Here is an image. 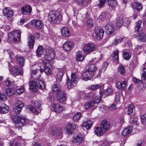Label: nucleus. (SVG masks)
Segmentation results:
<instances>
[{
  "label": "nucleus",
  "mask_w": 146,
  "mask_h": 146,
  "mask_svg": "<svg viewBox=\"0 0 146 146\" xmlns=\"http://www.w3.org/2000/svg\"><path fill=\"white\" fill-rule=\"evenodd\" d=\"M29 85L30 89L35 92L36 91L38 88L42 90L45 88V85L44 82L38 78L36 79V82L33 80L31 81Z\"/></svg>",
  "instance_id": "nucleus-1"
},
{
  "label": "nucleus",
  "mask_w": 146,
  "mask_h": 146,
  "mask_svg": "<svg viewBox=\"0 0 146 146\" xmlns=\"http://www.w3.org/2000/svg\"><path fill=\"white\" fill-rule=\"evenodd\" d=\"M12 120L15 123V127L21 129V127L23 125L27 124L26 118L23 116L19 115L15 116L12 118Z\"/></svg>",
  "instance_id": "nucleus-2"
},
{
  "label": "nucleus",
  "mask_w": 146,
  "mask_h": 146,
  "mask_svg": "<svg viewBox=\"0 0 146 146\" xmlns=\"http://www.w3.org/2000/svg\"><path fill=\"white\" fill-rule=\"evenodd\" d=\"M48 18V20L53 23H59L62 19L60 13L56 11H51L49 13Z\"/></svg>",
  "instance_id": "nucleus-3"
},
{
  "label": "nucleus",
  "mask_w": 146,
  "mask_h": 146,
  "mask_svg": "<svg viewBox=\"0 0 146 146\" xmlns=\"http://www.w3.org/2000/svg\"><path fill=\"white\" fill-rule=\"evenodd\" d=\"M5 85L9 87V88L7 89L5 91L6 94L7 96H10L13 95L15 93L13 89L16 87L14 81L11 82L9 80H7L5 81Z\"/></svg>",
  "instance_id": "nucleus-4"
},
{
  "label": "nucleus",
  "mask_w": 146,
  "mask_h": 146,
  "mask_svg": "<svg viewBox=\"0 0 146 146\" xmlns=\"http://www.w3.org/2000/svg\"><path fill=\"white\" fill-rule=\"evenodd\" d=\"M55 56V52L52 49L48 50H46L44 58H42V61L47 60L50 62L54 58Z\"/></svg>",
  "instance_id": "nucleus-5"
},
{
  "label": "nucleus",
  "mask_w": 146,
  "mask_h": 146,
  "mask_svg": "<svg viewBox=\"0 0 146 146\" xmlns=\"http://www.w3.org/2000/svg\"><path fill=\"white\" fill-rule=\"evenodd\" d=\"M96 49V46L93 43L85 44L83 49L84 52L87 54H90L94 51Z\"/></svg>",
  "instance_id": "nucleus-6"
},
{
  "label": "nucleus",
  "mask_w": 146,
  "mask_h": 146,
  "mask_svg": "<svg viewBox=\"0 0 146 146\" xmlns=\"http://www.w3.org/2000/svg\"><path fill=\"white\" fill-rule=\"evenodd\" d=\"M105 28L106 33L109 35H111L114 31L113 24L110 22L106 25Z\"/></svg>",
  "instance_id": "nucleus-7"
},
{
  "label": "nucleus",
  "mask_w": 146,
  "mask_h": 146,
  "mask_svg": "<svg viewBox=\"0 0 146 146\" xmlns=\"http://www.w3.org/2000/svg\"><path fill=\"white\" fill-rule=\"evenodd\" d=\"M44 64L43 67L45 73L47 75L50 74L51 72L52 66L50 62L47 60L42 61Z\"/></svg>",
  "instance_id": "nucleus-8"
},
{
  "label": "nucleus",
  "mask_w": 146,
  "mask_h": 146,
  "mask_svg": "<svg viewBox=\"0 0 146 146\" xmlns=\"http://www.w3.org/2000/svg\"><path fill=\"white\" fill-rule=\"evenodd\" d=\"M9 69L11 74L14 76H16L19 74L22 75L23 74V72L21 70V69L19 68L13 66L11 67L9 66Z\"/></svg>",
  "instance_id": "nucleus-9"
},
{
  "label": "nucleus",
  "mask_w": 146,
  "mask_h": 146,
  "mask_svg": "<svg viewBox=\"0 0 146 146\" xmlns=\"http://www.w3.org/2000/svg\"><path fill=\"white\" fill-rule=\"evenodd\" d=\"M94 76V75L92 74L86 70L82 74V78L86 81L91 79Z\"/></svg>",
  "instance_id": "nucleus-10"
},
{
  "label": "nucleus",
  "mask_w": 146,
  "mask_h": 146,
  "mask_svg": "<svg viewBox=\"0 0 146 146\" xmlns=\"http://www.w3.org/2000/svg\"><path fill=\"white\" fill-rule=\"evenodd\" d=\"M56 97L60 103L63 102L66 99V95L63 91H59L56 94Z\"/></svg>",
  "instance_id": "nucleus-11"
},
{
  "label": "nucleus",
  "mask_w": 146,
  "mask_h": 146,
  "mask_svg": "<svg viewBox=\"0 0 146 146\" xmlns=\"http://www.w3.org/2000/svg\"><path fill=\"white\" fill-rule=\"evenodd\" d=\"M83 136L80 134L75 135H74V139L73 140L74 143L76 145L80 144L83 141Z\"/></svg>",
  "instance_id": "nucleus-12"
},
{
  "label": "nucleus",
  "mask_w": 146,
  "mask_h": 146,
  "mask_svg": "<svg viewBox=\"0 0 146 146\" xmlns=\"http://www.w3.org/2000/svg\"><path fill=\"white\" fill-rule=\"evenodd\" d=\"M95 33L97 39L100 40L102 39L104 33L103 29L101 28L96 29L95 30Z\"/></svg>",
  "instance_id": "nucleus-13"
},
{
  "label": "nucleus",
  "mask_w": 146,
  "mask_h": 146,
  "mask_svg": "<svg viewBox=\"0 0 146 146\" xmlns=\"http://www.w3.org/2000/svg\"><path fill=\"white\" fill-rule=\"evenodd\" d=\"M31 23L33 26L37 29H42L43 27L42 22L40 20L34 19L31 21Z\"/></svg>",
  "instance_id": "nucleus-14"
},
{
  "label": "nucleus",
  "mask_w": 146,
  "mask_h": 146,
  "mask_svg": "<svg viewBox=\"0 0 146 146\" xmlns=\"http://www.w3.org/2000/svg\"><path fill=\"white\" fill-rule=\"evenodd\" d=\"M21 10L23 14H30L32 12V8L30 5H27L21 7Z\"/></svg>",
  "instance_id": "nucleus-15"
},
{
  "label": "nucleus",
  "mask_w": 146,
  "mask_h": 146,
  "mask_svg": "<svg viewBox=\"0 0 146 146\" xmlns=\"http://www.w3.org/2000/svg\"><path fill=\"white\" fill-rule=\"evenodd\" d=\"M3 15L7 17H11L13 15V11L10 9L5 8L3 10Z\"/></svg>",
  "instance_id": "nucleus-16"
},
{
  "label": "nucleus",
  "mask_w": 146,
  "mask_h": 146,
  "mask_svg": "<svg viewBox=\"0 0 146 146\" xmlns=\"http://www.w3.org/2000/svg\"><path fill=\"white\" fill-rule=\"evenodd\" d=\"M117 88L121 90L125 89L127 86V82L125 81L118 82L116 84Z\"/></svg>",
  "instance_id": "nucleus-17"
},
{
  "label": "nucleus",
  "mask_w": 146,
  "mask_h": 146,
  "mask_svg": "<svg viewBox=\"0 0 146 146\" xmlns=\"http://www.w3.org/2000/svg\"><path fill=\"white\" fill-rule=\"evenodd\" d=\"M112 92V90L110 88H108L104 91H101L100 94L102 97L104 98L106 96L111 94Z\"/></svg>",
  "instance_id": "nucleus-18"
},
{
  "label": "nucleus",
  "mask_w": 146,
  "mask_h": 146,
  "mask_svg": "<svg viewBox=\"0 0 146 146\" xmlns=\"http://www.w3.org/2000/svg\"><path fill=\"white\" fill-rule=\"evenodd\" d=\"M73 45L72 41H66L63 44V47L66 51H68L70 50Z\"/></svg>",
  "instance_id": "nucleus-19"
},
{
  "label": "nucleus",
  "mask_w": 146,
  "mask_h": 146,
  "mask_svg": "<svg viewBox=\"0 0 146 146\" xmlns=\"http://www.w3.org/2000/svg\"><path fill=\"white\" fill-rule=\"evenodd\" d=\"M12 39L14 41H19L20 39L21 33L19 31L15 30L12 34Z\"/></svg>",
  "instance_id": "nucleus-20"
},
{
  "label": "nucleus",
  "mask_w": 146,
  "mask_h": 146,
  "mask_svg": "<svg viewBox=\"0 0 146 146\" xmlns=\"http://www.w3.org/2000/svg\"><path fill=\"white\" fill-rule=\"evenodd\" d=\"M51 109L52 111H54L57 113H59L62 110V106L58 104H53Z\"/></svg>",
  "instance_id": "nucleus-21"
},
{
  "label": "nucleus",
  "mask_w": 146,
  "mask_h": 146,
  "mask_svg": "<svg viewBox=\"0 0 146 146\" xmlns=\"http://www.w3.org/2000/svg\"><path fill=\"white\" fill-rule=\"evenodd\" d=\"M110 126L109 122L105 119L101 122L100 127L102 129H104L106 132L109 129Z\"/></svg>",
  "instance_id": "nucleus-22"
},
{
  "label": "nucleus",
  "mask_w": 146,
  "mask_h": 146,
  "mask_svg": "<svg viewBox=\"0 0 146 146\" xmlns=\"http://www.w3.org/2000/svg\"><path fill=\"white\" fill-rule=\"evenodd\" d=\"M132 8L138 12L141 11L143 8V5L138 2H135L133 3L132 5Z\"/></svg>",
  "instance_id": "nucleus-23"
},
{
  "label": "nucleus",
  "mask_w": 146,
  "mask_h": 146,
  "mask_svg": "<svg viewBox=\"0 0 146 146\" xmlns=\"http://www.w3.org/2000/svg\"><path fill=\"white\" fill-rule=\"evenodd\" d=\"M76 128V126L71 123H68L66 127V133L69 134H72V130Z\"/></svg>",
  "instance_id": "nucleus-24"
},
{
  "label": "nucleus",
  "mask_w": 146,
  "mask_h": 146,
  "mask_svg": "<svg viewBox=\"0 0 146 146\" xmlns=\"http://www.w3.org/2000/svg\"><path fill=\"white\" fill-rule=\"evenodd\" d=\"M9 110L8 106L5 104H2L0 106V113H6L8 112Z\"/></svg>",
  "instance_id": "nucleus-25"
},
{
  "label": "nucleus",
  "mask_w": 146,
  "mask_h": 146,
  "mask_svg": "<svg viewBox=\"0 0 146 146\" xmlns=\"http://www.w3.org/2000/svg\"><path fill=\"white\" fill-rule=\"evenodd\" d=\"M132 132V127L129 126L125 128L122 132V135L123 136L128 135Z\"/></svg>",
  "instance_id": "nucleus-26"
},
{
  "label": "nucleus",
  "mask_w": 146,
  "mask_h": 146,
  "mask_svg": "<svg viewBox=\"0 0 146 146\" xmlns=\"http://www.w3.org/2000/svg\"><path fill=\"white\" fill-rule=\"evenodd\" d=\"M61 33L63 37H67L70 36V33L68 29L63 27L61 29Z\"/></svg>",
  "instance_id": "nucleus-27"
},
{
  "label": "nucleus",
  "mask_w": 146,
  "mask_h": 146,
  "mask_svg": "<svg viewBox=\"0 0 146 146\" xmlns=\"http://www.w3.org/2000/svg\"><path fill=\"white\" fill-rule=\"evenodd\" d=\"M28 46L30 48H33L35 43V38L33 36H30L28 38Z\"/></svg>",
  "instance_id": "nucleus-28"
},
{
  "label": "nucleus",
  "mask_w": 146,
  "mask_h": 146,
  "mask_svg": "<svg viewBox=\"0 0 146 146\" xmlns=\"http://www.w3.org/2000/svg\"><path fill=\"white\" fill-rule=\"evenodd\" d=\"M123 15H121L119 17H118L116 19V25L117 27H120L123 25Z\"/></svg>",
  "instance_id": "nucleus-29"
},
{
  "label": "nucleus",
  "mask_w": 146,
  "mask_h": 146,
  "mask_svg": "<svg viewBox=\"0 0 146 146\" xmlns=\"http://www.w3.org/2000/svg\"><path fill=\"white\" fill-rule=\"evenodd\" d=\"M94 132L98 136L102 135L105 132L104 129H102L100 127H96Z\"/></svg>",
  "instance_id": "nucleus-30"
},
{
  "label": "nucleus",
  "mask_w": 146,
  "mask_h": 146,
  "mask_svg": "<svg viewBox=\"0 0 146 146\" xmlns=\"http://www.w3.org/2000/svg\"><path fill=\"white\" fill-rule=\"evenodd\" d=\"M92 125V122L90 120H88L84 122L82 125V127H85L87 129H89Z\"/></svg>",
  "instance_id": "nucleus-31"
},
{
  "label": "nucleus",
  "mask_w": 146,
  "mask_h": 146,
  "mask_svg": "<svg viewBox=\"0 0 146 146\" xmlns=\"http://www.w3.org/2000/svg\"><path fill=\"white\" fill-rule=\"evenodd\" d=\"M89 64V67L87 70L94 75L95 72L97 70V68L94 64Z\"/></svg>",
  "instance_id": "nucleus-32"
},
{
  "label": "nucleus",
  "mask_w": 146,
  "mask_h": 146,
  "mask_svg": "<svg viewBox=\"0 0 146 146\" xmlns=\"http://www.w3.org/2000/svg\"><path fill=\"white\" fill-rule=\"evenodd\" d=\"M64 73V72L62 71L58 72L56 76V78L57 82L60 83L62 81Z\"/></svg>",
  "instance_id": "nucleus-33"
},
{
  "label": "nucleus",
  "mask_w": 146,
  "mask_h": 146,
  "mask_svg": "<svg viewBox=\"0 0 146 146\" xmlns=\"http://www.w3.org/2000/svg\"><path fill=\"white\" fill-rule=\"evenodd\" d=\"M25 62L24 57L21 56H17V63L21 67H23L24 66V64Z\"/></svg>",
  "instance_id": "nucleus-34"
},
{
  "label": "nucleus",
  "mask_w": 146,
  "mask_h": 146,
  "mask_svg": "<svg viewBox=\"0 0 146 146\" xmlns=\"http://www.w3.org/2000/svg\"><path fill=\"white\" fill-rule=\"evenodd\" d=\"M92 0H76L77 3L80 6H84L91 2Z\"/></svg>",
  "instance_id": "nucleus-35"
},
{
  "label": "nucleus",
  "mask_w": 146,
  "mask_h": 146,
  "mask_svg": "<svg viewBox=\"0 0 146 146\" xmlns=\"http://www.w3.org/2000/svg\"><path fill=\"white\" fill-rule=\"evenodd\" d=\"M27 109L29 110L30 111L36 115H38L40 111V109H36L34 107L31 106H28L27 107Z\"/></svg>",
  "instance_id": "nucleus-36"
},
{
  "label": "nucleus",
  "mask_w": 146,
  "mask_h": 146,
  "mask_svg": "<svg viewBox=\"0 0 146 146\" xmlns=\"http://www.w3.org/2000/svg\"><path fill=\"white\" fill-rule=\"evenodd\" d=\"M96 104L95 101L93 100L87 102L84 105L85 109H88L90 107L93 106L94 104Z\"/></svg>",
  "instance_id": "nucleus-37"
},
{
  "label": "nucleus",
  "mask_w": 146,
  "mask_h": 146,
  "mask_svg": "<svg viewBox=\"0 0 146 146\" xmlns=\"http://www.w3.org/2000/svg\"><path fill=\"white\" fill-rule=\"evenodd\" d=\"M43 48L42 46H39L36 50V52L37 56L39 57L41 56V55L43 53Z\"/></svg>",
  "instance_id": "nucleus-38"
},
{
  "label": "nucleus",
  "mask_w": 146,
  "mask_h": 146,
  "mask_svg": "<svg viewBox=\"0 0 146 146\" xmlns=\"http://www.w3.org/2000/svg\"><path fill=\"white\" fill-rule=\"evenodd\" d=\"M119 51L118 50L114 51L113 53V61L117 63L118 62L119 60Z\"/></svg>",
  "instance_id": "nucleus-39"
},
{
  "label": "nucleus",
  "mask_w": 146,
  "mask_h": 146,
  "mask_svg": "<svg viewBox=\"0 0 146 146\" xmlns=\"http://www.w3.org/2000/svg\"><path fill=\"white\" fill-rule=\"evenodd\" d=\"M21 142L20 141H18L16 142L15 141L11 142L10 143V146H25V145L23 142L22 141Z\"/></svg>",
  "instance_id": "nucleus-40"
},
{
  "label": "nucleus",
  "mask_w": 146,
  "mask_h": 146,
  "mask_svg": "<svg viewBox=\"0 0 146 146\" xmlns=\"http://www.w3.org/2000/svg\"><path fill=\"white\" fill-rule=\"evenodd\" d=\"M134 108V106L133 104H130L129 105L127 108L125 109V110L127 111L128 112L127 114L130 115V113H131L133 112V110Z\"/></svg>",
  "instance_id": "nucleus-41"
},
{
  "label": "nucleus",
  "mask_w": 146,
  "mask_h": 146,
  "mask_svg": "<svg viewBox=\"0 0 146 146\" xmlns=\"http://www.w3.org/2000/svg\"><path fill=\"white\" fill-rule=\"evenodd\" d=\"M138 37L141 41H144L146 40V34L143 33H139L138 34Z\"/></svg>",
  "instance_id": "nucleus-42"
},
{
  "label": "nucleus",
  "mask_w": 146,
  "mask_h": 146,
  "mask_svg": "<svg viewBox=\"0 0 146 146\" xmlns=\"http://www.w3.org/2000/svg\"><path fill=\"white\" fill-rule=\"evenodd\" d=\"M108 5L114 8L117 6V2L116 1L108 0Z\"/></svg>",
  "instance_id": "nucleus-43"
},
{
  "label": "nucleus",
  "mask_w": 146,
  "mask_h": 146,
  "mask_svg": "<svg viewBox=\"0 0 146 146\" xmlns=\"http://www.w3.org/2000/svg\"><path fill=\"white\" fill-rule=\"evenodd\" d=\"M131 54L128 52H123V57L126 60H129L131 57Z\"/></svg>",
  "instance_id": "nucleus-44"
},
{
  "label": "nucleus",
  "mask_w": 146,
  "mask_h": 146,
  "mask_svg": "<svg viewBox=\"0 0 146 146\" xmlns=\"http://www.w3.org/2000/svg\"><path fill=\"white\" fill-rule=\"evenodd\" d=\"M13 106L22 109L24 106V105L22 102L20 100H17L16 101L15 104Z\"/></svg>",
  "instance_id": "nucleus-45"
},
{
  "label": "nucleus",
  "mask_w": 146,
  "mask_h": 146,
  "mask_svg": "<svg viewBox=\"0 0 146 146\" xmlns=\"http://www.w3.org/2000/svg\"><path fill=\"white\" fill-rule=\"evenodd\" d=\"M130 119L129 122L131 123H137L138 119L137 117H135L134 114H133L130 116Z\"/></svg>",
  "instance_id": "nucleus-46"
},
{
  "label": "nucleus",
  "mask_w": 146,
  "mask_h": 146,
  "mask_svg": "<svg viewBox=\"0 0 146 146\" xmlns=\"http://www.w3.org/2000/svg\"><path fill=\"white\" fill-rule=\"evenodd\" d=\"M67 84L68 86V88L69 89H70L76 86L74 84H73L72 81L70 80L69 78H67Z\"/></svg>",
  "instance_id": "nucleus-47"
},
{
  "label": "nucleus",
  "mask_w": 146,
  "mask_h": 146,
  "mask_svg": "<svg viewBox=\"0 0 146 146\" xmlns=\"http://www.w3.org/2000/svg\"><path fill=\"white\" fill-rule=\"evenodd\" d=\"M81 116V114L80 112L77 113L76 114L74 115L73 120L74 121H77L80 118Z\"/></svg>",
  "instance_id": "nucleus-48"
},
{
  "label": "nucleus",
  "mask_w": 146,
  "mask_h": 146,
  "mask_svg": "<svg viewBox=\"0 0 146 146\" xmlns=\"http://www.w3.org/2000/svg\"><path fill=\"white\" fill-rule=\"evenodd\" d=\"M52 90L53 92H56L57 93L59 91H61L60 90L59 85L57 84L54 85L52 86Z\"/></svg>",
  "instance_id": "nucleus-49"
},
{
  "label": "nucleus",
  "mask_w": 146,
  "mask_h": 146,
  "mask_svg": "<svg viewBox=\"0 0 146 146\" xmlns=\"http://www.w3.org/2000/svg\"><path fill=\"white\" fill-rule=\"evenodd\" d=\"M84 58V56L81 54V52H78L77 54L76 59L78 61H82Z\"/></svg>",
  "instance_id": "nucleus-50"
},
{
  "label": "nucleus",
  "mask_w": 146,
  "mask_h": 146,
  "mask_svg": "<svg viewBox=\"0 0 146 146\" xmlns=\"http://www.w3.org/2000/svg\"><path fill=\"white\" fill-rule=\"evenodd\" d=\"M118 71L120 74H122L125 72V70L124 66L121 65L118 68Z\"/></svg>",
  "instance_id": "nucleus-51"
},
{
  "label": "nucleus",
  "mask_w": 146,
  "mask_h": 146,
  "mask_svg": "<svg viewBox=\"0 0 146 146\" xmlns=\"http://www.w3.org/2000/svg\"><path fill=\"white\" fill-rule=\"evenodd\" d=\"M123 19V23L124 26L126 27H128L131 22L127 18H125Z\"/></svg>",
  "instance_id": "nucleus-52"
},
{
  "label": "nucleus",
  "mask_w": 146,
  "mask_h": 146,
  "mask_svg": "<svg viewBox=\"0 0 146 146\" xmlns=\"http://www.w3.org/2000/svg\"><path fill=\"white\" fill-rule=\"evenodd\" d=\"M76 76L75 73H72L71 75V80H70L71 81H72V83L73 84H74L75 85H76L77 82L76 80Z\"/></svg>",
  "instance_id": "nucleus-53"
},
{
  "label": "nucleus",
  "mask_w": 146,
  "mask_h": 146,
  "mask_svg": "<svg viewBox=\"0 0 146 146\" xmlns=\"http://www.w3.org/2000/svg\"><path fill=\"white\" fill-rule=\"evenodd\" d=\"M141 123L146 125V114L142 115L141 117Z\"/></svg>",
  "instance_id": "nucleus-54"
},
{
  "label": "nucleus",
  "mask_w": 146,
  "mask_h": 146,
  "mask_svg": "<svg viewBox=\"0 0 146 146\" xmlns=\"http://www.w3.org/2000/svg\"><path fill=\"white\" fill-rule=\"evenodd\" d=\"M108 0H100L99 3L98 4V6L99 7H103L104 5L107 1Z\"/></svg>",
  "instance_id": "nucleus-55"
},
{
  "label": "nucleus",
  "mask_w": 146,
  "mask_h": 146,
  "mask_svg": "<svg viewBox=\"0 0 146 146\" xmlns=\"http://www.w3.org/2000/svg\"><path fill=\"white\" fill-rule=\"evenodd\" d=\"M51 134L55 136H57L61 134V132H59L58 130H52L51 131Z\"/></svg>",
  "instance_id": "nucleus-56"
},
{
  "label": "nucleus",
  "mask_w": 146,
  "mask_h": 146,
  "mask_svg": "<svg viewBox=\"0 0 146 146\" xmlns=\"http://www.w3.org/2000/svg\"><path fill=\"white\" fill-rule=\"evenodd\" d=\"M34 105L37 108L39 109L41 106V102L38 100H35L34 102Z\"/></svg>",
  "instance_id": "nucleus-57"
},
{
  "label": "nucleus",
  "mask_w": 146,
  "mask_h": 146,
  "mask_svg": "<svg viewBox=\"0 0 146 146\" xmlns=\"http://www.w3.org/2000/svg\"><path fill=\"white\" fill-rule=\"evenodd\" d=\"M106 14L105 12H103L100 15L99 18L100 20L103 21L106 19Z\"/></svg>",
  "instance_id": "nucleus-58"
},
{
  "label": "nucleus",
  "mask_w": 146,
  "mask_h": 146,
  "mask_svg": "<svg viewBox=\"0 0 146 146\" xmlns=\"http://www.w3.org/2000/svg\"><path fill=\"white\" fill-rule=\"evenodd\" d=\"M13 109L14 112H15L17 115L19 114L22 110V109H21V108H19L18 107L14 106L13 107Z\"/></svg>",
  "instance_id": "nucleus-59"
},
{
  "label": "nucleus",
  "mask_w": 146,
  "mask_h": 146,
  "mask_svg": "<svg viewBox=\"0 0 146 146\" xmlns=\"http://www.w3.org/2000/svg\"><path fill=\"white\" fill-rule=\"evenodd\" d=\"M101 86L98 84L93 85L91 86L90 88L92 90H97Z\"/></svg>",
  "instance_id": "nucleus-60"
},
{
  "label": "nucleus",
  "mask_w": 146,
  "mask_h": 146,
  "mask_svg": "<svg viewBox=\"0 0 146 146\" xmlns=\"http://www.w3.org/2000/svg\"><path fill=\"white\" fill-rule=\"evenodd\" d=\"M87 96L89 97L90 99L93 98L95 96V94L93 92H90L88 94H87Z\"/></svg>",
  "instance_id": "nucleus-61"
},
{
  "label": "nucleus",
  "mask_w": 146,
  "mask_h": 146,
  "mask_svg": "<svg viewBox=\"0 0 146 146\" xmlns=\"http://www.w3.org/2000/svg\"><path fill=\"white\" fill-rule=\"evenodd\" d=\"M145 87L144 85L141 82H140L139 85L138 86V88L139 90H141L144 89Z\"/></svg>",
  "instance_id": "nucleus-62"
},
{
  "label": "nucleus",
  "mask_w": 146,
  "mask_h": 146,
  "mask_svg": "<svg viewBox=\"0 0 146 146\" xmlns=\"http://www.w3.org/2000/svg\"><path fill=\"white\" fill-rule=\"evenodd\" d=\"M7 96L4 94L0 93V99L4 101L6 99Z\"/></svg>",
  "instance_id": "nucleus-63"
},
{
  "label": "nucleus",
  "mask_w": 146,
  "mask_h": 146,
  "mask_svg": "<svg viewBox=\"0 0 146 146\" xmlns=\"http://www.w3.org/2000/svg\"><path fill=\"white\" fill-rule=\"evenodd\" d=\"M101 100V98L99 96H97L95 98V100H96L95 102L96 104L98 105L100 102Z\"/></svg>",
  "instance_id": "nucleus-64"
}]
</instances>
